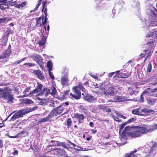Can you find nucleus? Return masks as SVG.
I'll return each instance as SVG.
<instances>
[{
	"mask_svg": "<svg viewBox=\"0 0 157 157\" xmlns=\"http://www.w3.org/2000/svg\"><path fill=\"white\" fill-rule=\"evenodd\" d=\"M157 128V124L152 125H144L141 126H126L122 134L124 136H129L133 137L139 136L142 134L150 133Z\"/></svg>",
	"mask_w": 157,
	"mask_h": 157,
	"instance_id": "nucleus-1",
	"label": "nucleus"
},
{
	"mask_svg": "<svg viewBox=\"0 0 157 157\" xmlns=\"http://www.w3.org/2000/svg\"><path fill=\"white\" fill-rule=\"evenodd\" d=\"M37 108L34 106L29 109H26L19 110L15 113L11 118L10 121H13L17 118L22 117L24 115L35 110Z\"/></svg>",
	"mask_w": 157,
	"mask_h": 157,
	"instance_id": "nucleus-2",
	"label": "nucleus"
},
{
	"mask_svg": "<svg viewBox=\"0 0 157 157\" xmlns=\"http://www.w3.org/2000/svg\"><path fill=\"white\" fill-rule=\"evenodd\" d=\"M8 88H4V91L3 93H0V97L4 100H6L8 102H11L13 100V95L10 94Z\"/></svg>",
	"mask_w": 157,
	"mask_h": 157,
	"instance_id": "nucleus-3",
	"label": "nucleus"
},
{
	"mask_svg": "<svg viewBox=\"0 0 157 157\" xmlns=\"http://www.w3.org/2000/svg\"><path fill=\"white\" fill-rule=\"evenodd\" d=\"M96 88H98L99 90H98L99 92L101 94L104 93L106 94L107 95H109L110 96H113L114 94L113 89L112 87H109V89L106 90V91L105 90V88H103V84H101L99 86H98V84L96 83Z\"/></svg>",
	"mask_w": 157,
	"mask_h": 157,
	"instance_id": "nucleus-4",
	"label": "nucleus"
},
{
	"mask_svg": "<svg viewBox=\"0 0 157 157\" xmlns=\"http://www.w3.org/2000/svg\"><path fill=\"white\" fill-rule=\"evenodd\" d=\"M66 106L64 104H62L61 105L57 107L56 109H53L51 113L53 115V117L54 116H57L61 113L66 109Z\"/></svg>",
	"mask_w": 157,
	"mask_h": 157,
	"instance_id": "nucleus-5",
	"label": "nucleus"
},
{
	"mask_svg": "<svg viewBox=\"0 0 157 157\" xmlns=\"http://www.w3.org/2000/svg\"><path fill=\"white\" fill-rule=\"evenodd\" d=\"M29 57L30 58H33L36 63L38 64L40 68H43L42 59L40 55L36 54L29 56Z\"/></svg>",
	"mask_w": 157,
	"mask_h": 157,
	"instance_id": "nucleus-6",
	"label": "nucleus"
},
{
	"mask_svg": "<svg viewBox=\"0 0 157 157\" xmlns=\"http://www.w3.org/2000/svg\"><path fill=\"white\" fill-rule=\"evenodd\" d=\"M73 91L75 94L70 93V95L75 99H80L81 97V93L79 89L76 87V86L73 87Z\"/></svg>",
	"mask_w": 157,
	"mask_h": 157,
	"instance_id": "nucleus-7",
	"label": "nucleus"
},
{
	"mask_svg": "<svg viewBox=\"0 0 157 157\" xmlns=\"http://www.w3.org/2000/svg\"><path fill=\"white\" fill-rule=\"evenodd\" d=\"M43 91L44 92L41 93V94H43L45 93V96L46 97L48 96L49 94H50L52 95H54L56 92V89L54 87H52L51 89H49L48 88H45L44 89Z\"/></svg>",
	"mask_w": 157,
	"mask_h": 157,
	"instance_id": "nucleus-8",
	"label": "nucleus"
},
{
	"mask_svg": "<svg viewBox=\"0 0 157 157\" xmlns=\"http://www.w3.org/2000/svg\"><path fill=\"white\" fill-rule=\"evenodd\" d=\"M60 81L62 85L63 86L69 85L68 73H66L61 77Z\"/></svg>",
	"mask_w": 157,
	"mask_h": 157,
	"instance_id": "nucleus-9",
	"label": "nucleus"
},
{
	"mask_svg": "<svg viewBox=\"0 0 157 157\" xmlns=\"http://www.w3.org/2000/svg\"><path fill=\"white\" fill-rule=\"evenodd\" d=\"M157 11V10L153 7L151 9H149L147 10V12L148 14L152 17H155L156 15L155 12Z\"/></svg>",
	"mask_w": 157,
	"mask_h": 157,
	"instance_id": "nucleus-10",
	"label": "nucleus"
},
{
	"mask_svg": "<svg viewBox=\"0 0 157 157\" xmlns=\"http://www.w3.org/2000/svg\"><path fill=\"white\" fill-rule=\"evenodd\" d=\"M84 99L90 102H93L95 101L96 100V98H94L93 96H91L90 95H87L86 96L84 97Z\"/></svg>",
	"mask_w": 157,
	"mask_h": 157,
	"instance_id": "nucleus-11",
	"label": "nucleus"
},
{
	"mask_svg": "<svg viewBox=\"0 0 157 157\" xmlns=\"http://www.w3.org/2000/svg\"><path fill=\"white\" fill-rule=\"evenodd\" d=\"M127 123V122H124L122 123L121 124H120L119 126V133L120 135V138L122 139H123L124 138L125 136H124L122 134V132H123L124 130L122 132H121L122 131V129L124 128L125 125Z\"/></svg>",
	"mask_w": 157,
	"mask_h": 157,
	"instance_id": "nucleus-12",
	"label": "nucleus"
},
{
	"mask_svg": "<svg viewBox=\"0 0 157 157\" xmlns=\"http://www.w3.org/2000/svg\"><path fill=\"white\" fill-rule=\"evenodd\" d=\"M11 53V51L10 49H7L5 52L0 56V59L6 58L9 56Z\"/></svg>",
	"mask_w": 157,
	"mask_h": 157,
	"instance_id": "nucleus-13",
	"label": "nucleus"
},
{
	"mask_svg": "<svg viewBox=\"0 0 157 157\" xmlns=\"http://www.w3.org/2000/svg\"><path fill=\"white\" fill-rule=\"evenodd\" d=\"M74 116L78 119L79 123H82L83 122L84 116L83 114L77 113L74 114Z\"/></svg>",
	"mask_w": 157,
	"mask_h": 157,
	"instance_id": "nucleus-14",
	"label": "nucleus"
},
{
	"mask_svg": "<svg viewBox=\"0 0 157 157\" xmlns=\"http://www.w3.org/2000/svg\"><path fill=\"white\" fill-rule=\"evenodd\" d=\"M53 117V115L50 112V113L46 117L42 118L39 119V122L40 123L45 122L47 121H48L49 120L52 118Z\"/></svg>",
	"mask_w": 157,
	"mask_h": 157,
	"instance_id": "nucleus-15",
	"label": "nucleus"
},
{
	"mask_svg": "<svg viewBox=\"0 0 157 157\" xmlns=\"http://www.w3.org/2000/svg\"><path fill=\"white\" fill-rule=\"evenodd\" d=\"M140 113H149L153 112V110L148 109L147 108L144 107L142 109L139 108Z\"/></svg>",
	"mask_w": 157,
	"mask_h": 157,
	"instance_id": "nucleus-16",
	"label": "nucleus"
},
{
	"mask_svg": "<svg viewBox=\"0 0 157 157\" xmlns=\"http://www.w3.org/2000/svg\"><path fill=\"white\" fill-rule=\"evenodd\" d=\"M34 73L39 78L41 79H44V77L43 76L41 71L40 70H35L34 71Z\"/></svg>",
	"mask_w": 157,
	"mask_h": 157,
	"instance_id": "nucleus-17",
	"label": "nucleus"
},
{
	"mask_svg": "<svg viewBox=\"0 0 157 157\" xmlns=\"http://www.w3.org/2000/svg\"><path fill=\"white\" fill-rule=\"evenodd\" d=\"M147 103L150 105H154L156 99L151 97H148L147 98Z\"/></svg>",
	"mask_w": 157,
	"mask_h": 157,
	"instance_id": "nucleus-18",
	"label": "nucleus"
},
{
	"mask_svg": "<svg viewBox=\"0 0 157 157\" xmlns=\"http://www.w3.org/2000/svg\"><path fill=\"white\" fill-rule=\"evenodd\" d=\"M153 36L155 38L157 37V29H153L151 33L146 35V37Z\"/></svg>",
	"mask_w": 157,
	"mask_h": 157,
	"instance_id": "nucleus-19",
	"label": "nucleus"
},
{
	"mask_svg": "<svg viewBox=\"0 0 157 157\" xmlns=\"http://www.w3.org/2000/svg\"><path fill=\"white\" fill-rule=\"evenodd\" d=\"M126 98L123 96H119L116 97L117 101L119 102H122L128 100L126 99Z\"/></svg>",
	"mask_w": 157,
	"mask_h": 157,
	"instance_id": "nucleus-20",
	"label": "nucleus"
},
{
	"mask_svg": "<svg viewBox=\"0 0 157 157\" xmlns=\"http://www.w3.org/2000/svg\"><path fill=\"white\" fill-rule=\"evenodd\" d=\"M148 80L149 82H152L151 83V85H155L157 84V78L155 76L151 77Z\"/></svg>",
	"mask_w": 157,
	"mask_h": 157,
	"instance_id": "nucleus-21",
	"label": "nucleus"
},
{
	"mask_svg": "<svg viewBox=\"0 0 157 157\" xmlns=\"http://www.w3.org/2000/svg\"><path fill=\"white\" fill-rule=\"evenodd\" d=\"M132 113L134 115H137L139 116H143L144 114L140 113V109L137 108L132 110Z\"/></svg>",
	"mask_w": 157,
	"mask_h": 157,
	"instance_id": "nucleus-22",
	"label": "nucleus"
},
{
	"mask_svg": "<svg viewBox=\"0 0 157 157\" xmlns=\"http://www.w3.org/2000/svg\"><path fill=\"white\" fill-rule=\"evenodd\" d=\"M151 51L147 53L141 54L140 55V56L142 57H144L145 58V61L148 58L149 56H151Z\"/></svg>",
	"mask_w": 157,
	"mask_h": 157,
	"instance_id": "nucleus-23",
	"label": "nucleus"
},
{
	"mask_svg": "<svg viewBox=\"0 0 157 157\" xmlns=\"http://www.w3.org/2000/svg\"><path fill=\"white\" fill-rule=\"evenodd\" d=\"M130 75L129 74H127L126 73H124L123 72H122L120 73V74L118 75V76H117V75H116V77H118L119 78L121 77L122 78H128L129 76Z\"/></svg>",
	"mask_w": 157,
	"mask_h": 157,
	"instance_id": "nucleus-24",
	"label": "nucleus"
},
{
	"mask_svg": "<svg viewBox=\"0 0 157 157\" xmlns=\"http://www.w3.org/2000/svg\"><path fill=\"white\" fill-rule=\"evenodd\" d=\"M137 150H136L134 151H132L130 153H127L125 155V157H136L135 155L134 154V153L136 152Z\"/></svg>",
	"mask_w": 157,
	"mask_h": 157,
	"instance_id": "nucleus-25",
	"label": "nucleus"
},
{
	"mask_svg": "<svg viewBox=\"0 0 157 157\" xmlns=\"http://www.w3.org/2000/svg\"><path fill=\"white\" fill-rule=\"evenodd\" d=\"M42 85L41 84H38L37 88L35 89L37 92H40V95H42L41 94V93H43L44 91H41L42 88Z\"/></svg>",
	"mask_w": 157,
	"mask_h": 157,
	"instance_id": "nucleus-26",
	"label": "nucleus"
},
{
	"mask_svg": "<svg viewBox=\"0 0 157 157\" xmlns=\"http://www.w3.org/2000/svg\"><path fill=\"white\" fill-rule=\"evenodd\" d=\"M150 88H148L147 89L145 90L143 93L140 96V102H143L144 101V98L143 96V95L145 94L147 92L146 90H149Z\"/></svg>",
	"mask_w": 157,
	"mask_h": 157,
	"instance_id": "nucleus-27",
	"label": "nucleus"
},
{
	"mask_svg": "<svg viewBox=\"0 0 157 157\" xmlns=\"http://www.w3.org/2000/svg\"><path fill=\"white\" fill-rule=\"evenodd\" d=\"M146 24L147 26V25H148V26H154L157 25V22L156 21H153V22L151 21V22H150V24H149L147 22H146Z\"/></svg>",
	"mask_w": 157,
	"mask_h": 157,
	"instance_id": "nucleus-28",
	"label": "nucleus"
},
{
	"mask_svg": "<svg viewBox=\"0 0 157 157\" xmlns=\"http://www.w3.org/2000/svg\"><path fill=\"white\" fill-rule=\"evenodd\" d=\"M30 90V87H27V88H26L23 92V93L24 94H25L23 95L22 96H20V97H27L28 96V95L26 94L27 93H28L29 92V90Z\"/></svg>",
	"mask_w": 157,
	"mask_h": 157,
	"instance_id": "nucleus-29",
	"label": "nucleus"
},
{
	"mask_svg": "<svg viewBox=\"0 0 157 157\" xmlns=\"http://www.w3.org/2000/svg\"><path fill=\"white\" fill-rule=\"evenodd\" d=\"M47 66L50 71L52 70V63L51 61H49L47 62Z\"/></svg>",
	"mask_w": 157,
	"mask_h": 157,
	"instance_id": "nucleus-30",
	"label": "nucleus"
},
{
	"mask_svg": "<svg viewBox=\"0 0 157 157\" xmlns=\"http://www.w3.org/2000/svg\"><path fill=\"white\" fill-rule=\"evenodd\" d=\"M42 0H40L39 1L38 3H37V4L36 5L35 8L33 10H32L30 11V13L31 15V13H32L33 12H34L36 10H37V9L39 8V6L41 4L40 2Z\"/></svg>",
	"mask_w": 157,
	"mask_h": 157,
	"instance_id": "nucleus-31",
	"label": "nucleus"
},
{
	"mask_svg": "<svg viewBox=\"0 0 157 157\" xmlns=\"http://www.w3.org/2000/svg\"><path fill=\"white\" fill-rule=\"evenodd\" d=\"M97 108L99 109L100 110H101L105 112L106 107L102 105H99L97 106Z\"/></svg>",
	"mask_w": 157,
	"mask_h": 157,
	"instance_id": "nucleus-32",
	"label": "nucleus"
},
{
	"mask_svg": "<svg viewBox=\"0 0 157 157\" xmlns=\"http://www.w3.org/2000/svg\"><path fill=\"white\" fill-rule=\"evenodd\" d=\"M7 3L0 4V8L2 10H4L5 9L7 8Z\"/></svg>",
	"mask_w": 157,
	"mask_h": 157,
	"instance_id": "nucleus-33",
	"label": "nucleus"
},
{
	"mask_svg": "<svg viewBox=\"0 0 157 157\" xmlns=\"http://www.w3.org/2000/svg\"><path fill=\"white\" fill-rule=\"evenodd\" d=\"M58 152L60 155H63L65 154V151L63 149H58Z\"/></svg>",
	"mask_w": 157,
	"mask_h": 157,
	"instance_id": "nucleus-34",
	"label": "nucleus"
},
{
	"mask_svg": "<svg viewBox=\"0 0 157 157\" xmlns=\"http://www.w3.org/2000/svg\"><path fill=\"white\" fill-rule=\"evenodd\" d=\"M114 114H115L118 117H121L124 119H125L126 118V117L125 116H124L121 114L118 113V112L115 111Z\"/></svg>",
	"mask_w": 157,
	"mask_h": 157,
	"instance_id": "nucleus-35",
	"label": "nucleus"
},
{
	"mask_svg": "<svg viewBox=\"0 0 157 157\" xmlns=\"http://www.w3.org/2000/svg\"><path fill=\"white\" fill-rule=\"evenodd\" d=\"M46 31V27L45 26H44L41 29V33H42L43 36L46 35L47 34L48 32L44 33L45 31Z\"/></svg>",
	"mask_w": 157,
	"mask_h": 157,
	"instance_id": "nucleus-36",
	"label": "nucleus"
},
{
	"mask_svg": "<svg viewBox=\"0 0 157 157\" xmlns=\"http://www.w3.org/2000/svg\"><path fill=\"white\" fill-rule=\"evenodd\" d=\"M24 102L25 104H31L33 103V101L31 99H26L24 101Z\"/></svg>",
	"mask_w": 157,
	"mask_h": 157,
	"instance_id": "nucleus-37",
	"label": "nucleus"
},
{
	"mask_svg": "<svg viewBox=\"0 0 157 157\" xmlns=\"http://www.w3.org/2000/svg\"><path fill=\"white\" fill-rule=\"evenodd\" d=\"M152 65L151 62H149L147 66V71L148 72H150L151 70Z\"/></svg>",
	"mask_w": 157,
	"mask_h": 157,
	"instance_id": "nucleus-38",
	"label": "nucleus"
},
{
	"mask_svg": "<svg viewBox=\"0 0 157 157\" xmlns=\"http://www.w3.org/2000/svg\"><path fill=\"white\" fill-rule=\"evenodd\" d=\"M45 40L44 38H43L39 42V44L40 46H43L45 44Z\"/></svg>",
	"mask_w": 157,
	"mask_h": 157,
	"instance_id": "nucleus-39",
	"label": "nucleus"
},
{
	"mask_svg": "<svg viewBox=\"0 0 157 157\" xmlns=\"http://www.w3.org/2000/svg\"><path fill=\"white\" fill-rule=\"evenodd\" d=\"M26 59V58H23L21 59L20 60H19L15 62L14 63V64H16V65L20 63L21 62L23 61H24Z\"/></svg>",
	"mask_w": 157,
	"mask_h": 157,
	"instance_id": "nucleus-40",
	"label": "nucleus"
},
{
	"mask_svg": "<svg viewBox=\"0 0 157 157\" xmlns=\"http://www.w3.org/2000/svg\"><path fill=\"white\" fill-rule=\"evenodd\" d=\"M76 87L79 90H80L82 91H84L85 88L82 86L81 84H79L78 85L76 86Z\"/></svg>",
	"mask_w": 157,
	"mask_h": 157,
	"instance_id": "nucleus-41",
	"label": "nucleus"
},
{
	"mask_svg": "<svg viewBox=\"0 0 157 157\" xmlns=\"http://www.w3.org/2000/svg\"><path fill=\"white\" fill-rule=\"evenodd\" d=\"M76 87L79 90H80L82 91H84L85 88L82 86L81 84H79L78 85L76 86Z\"/></svg>",
	"mask_w": 157,
	"mask_h": 157,
	"instance_id": "nucleus-42",
	"label": "nucleus"
},
{
	"mask_svg": "<svg viewBox=\"0 0 157 157\" xmlns=\"http://www.w3.org/2000/svg\"><path fill=\"white\" fill-rule=\"evenodd\" d=\"M26 2H23L21 3L18 4L17 5V6L19 8L22 7L26 5Z\"/></svg>",
	"mask_w": 157,
	"mask_h": 157,
	"instance_id": "nucleus-43",
	"label": "nucleus"
},
{
	"mask_svg": "<svg viewBox=\"0 0 157 157\" xmlns=\"http://www.w3.org/2000/svg\"><path fill=\"white\" fill-rule=\"evenodd\" d=\"M67 125L68 126V128L70 126L71 124L72 121L70 118H69L67 121Z\"/></svg>",
	"mask_w": 157,
	"mask_h": 157,
	"instance_id": "nucleus-44",
	"label": "nucleus"
},
{
	"mask_svg": "<svg viewBox=\"0 0 157 157\" xmlns=\"http://www.w3.org/2000/svg\"><path fill=\"white\" fill-rule=\"evenodd\" d=\"M124 4V2L122 0H118L117 2V4L122 6Z\"/></svg>",
	"mask_w": 157,
	"mask_h": 157,
	"instance_id": "nucleus-45",
	"label": "nucleus"
},
{
	"mask_svg": "<svg viewBox=\"0 0 157 157\" xmlns=\"http://www.w3.org/2000/svg\"><path fill=\"white\" fill-rule=\"evenodd\" d=\"M24 65H27L29 67H33L35 66V64L34 63H25Z\"/></svg>",
	"mask_w": 157,
	"mask_h": 157,
	"instance_id": "nucleus-46",
	"label": "nucleus"
},
{
	"mask_svg": "<svg viewBox=\"0 0 157 157\" xmlns=\"http://www.w3.org/2000/svg\"><path fill=\"white\" fill-rule=\"evenodd\" d=\"M38 92L36 90V89L32 91H30L29 94V95L33 96V94H35Z\"/></svg>",
	"mask_w": 157,
	"mask_h": 157,
	"instance_id": "nucleus-47",
	"label": "nucleus"
},
{
	"mask_svg": "<svg viewBox=\"0 0 157 157\" xmlns=\"http://www.w3.org/2000/svg\"><path fill=\"white\" fill-rule=\"evenodd\" d=\"M97 108V106L95 107L93 109L92 112L96 113L100 112V110L99 109Z\"/></svg>",
	"mask_w": 157,
	"mask_h": 157,
	"instance_id": "nucleus-48",
	"label": "nucleus"
},
{
	"mask_svg": "<svg viewBox=\"0 0 157 157\" xmlns=\"http://www.w3.org/2000/svg\"><path fill=\"white\" fill-rule=\"evenodd\" d=\"M49 75L51 78L52 79H54V77L53 75L50 71H49Z\"/></svg>",
	"mask_w": 157,
	"mask_h": 157,
	"instance_id": "nucleus-49",
	"label": "nucleus"
},
{
	"mask_svg": "<svg viewBox=\"0 0 157 157\" xmlns=\"http://www.w3.org/2000/svg\"><path fill=\"white\" fill-rule=\"evenodd\" d=\"M128 91L131 94H134L135 91L131 88H129L128 89Z\"/></svg>",
	"mask_w": 157,
	"mask_h": 157,
	"instance_id": "nucleus-50",
	"label": "nucleus"
},
{
	"mask_svg": "<svg viewBox=\"0 0 157 157\" xmlns=\"http://www.w3.org/2000/svg\"><path fill=\"white\" fill-rule=\"evenodd\" d=\"M112 117L114 119L115 121H116L120 122L121 121L120 120H119V119L117 118L116 117H115L114 115L113 114L112 115Z\"/></svg>",
	"mask_w": 157,
	"mask_h": 157,
	"instance_id": "nucleus-51",
	"label": "nucleus"
},
{
	"mask_svg": "<svg viewBox=\"0 0 157 157\" xmlns=\"http://www.w3.org/2000/svg\"><path fill=\"white\" fill-rule=\"evenodd\" d=\"M47 10L46 7L45 8V6H43V8L42 9V11L44 12L45 13V14L46 15H47V12L46 10Z\"/></svg>",
	"mask_w": 157,
	"mask_h": 157,
	"instance_id": "nucleus-52",
	"label": "nucleus"
},
{
	"mask_svg": "<svg viewBox=\"0 0 157 157\" xmlns=\"http://www.w3.org/2000/svg\"><path fill=\"white\" fill-rule=\"evenodd\" d=\"M57 145H62L63 146V147H64L66 148H67V146H66L65 144H64V143H60V144L59 143H57Z\"/></svg>",
	"mask_w": 157,
	"mask_h": 157,
	"instance_id": "nucleus-53",
	"label": "nucleus"
},
{
	"mask_svg": "<svg viewBox=\"0 0 157 157\" xmlns=\"http://www.w3.org/2000/svg\"><path fill=\"white\" fill-rule=\"evenodd\" d=\"M7 0H0V4L3 3H6L8 2Z\"/></svg>",
	"mask_w": 157,
	"mask_h": 157,
	"instance_id": "nucleus-54",
	"label": "nucleus"
},
{
	"mask_svg": "<svg viewBox=\"0 0 157 157\" xmlns=\"http://www.w3.org/2000/svg\"><path fill=\"white\" fill-rule=\"evenodd\" d=\"M136 120V119L135 118H131L128 120L127 121V123H130Z\"/></svg>",
	"mask_w": 157,
	"mask_h": 157,
	"instance_id": "nucleus-55",
	"label": "nucleus"
},
{
	"mask_svg": "<svg viewBox=\"0 0 157 157\" xmlns=\"http://www.w3.org/2000/svg\"><path fill=\"white\" fill-rule=\"evenodd\" d=\"M90 76H91L92 78H94V79H98V78L95 75H92L90 74Z\"/></svg>",
	"mask_w": 157,
	"mask_h": 157,
	"instance_id": "nucleus-56",
	"label": "nucleus"
},
{
	"mask_svg": "<svg viewBox=\"0 0 157 157\" xmlns=\"http://www.w3.org/2000/svg\"><path fill=\"white\" fill-rule=\"evenodd\" d=\"M115 74V72H114L110 73L109 74L108 76L110 77H112L113 75Z\"/></svg>",
	"mask_w": 157,
	"mask_h": 157,
	"instance_id": "nucleus-57",
	"label": "nucleus"
},
{
	"mask_svg": "<svg viewBox=\"0 0 157 157\" xmlns=\"http://www.w3.org/2000/svg\"><path fill=\"white\" fill-rule=\"evenodd\" d=\"M132 60H129L127 63H126V64L127 65H129V63H130L131 64V66L132 67L133 65L132 64Z\"/></svg>",
	"mask_w": 157,
	"mask_h": 157,
	"instance_id": "nucleus-58",
	"label": "nucleus"
},
{
	"mask_svg": "<svg viewBox=\"0 0 157 157\" xmlns=\"http://www.w3.org/2000/svg\"><path fill=\"white\" fill-rule=\"evenodd\" d=\"M41 19V18L40 17V18H38V20H37V25L38 26H41V24H39L38 23V21Z\"/></svg>",
	"mask_w": 157,
	"mask_h": 157,
	"instance_id": "nucleus-59",
	"label": "nucleus"
},
{
	"mask_svg": "<svg viewBox=\"0 0 157 157\" xmlns=\"http://www.w3.org/2000/svg\"><path fill=\"white\" fill-rule=\"evenodd\" d=\"M6 20V18H0V23L2 22H4Z\"/></svg>",
	"mask_w": 157,
	"mask_h": 157,
	"instance_id": "nucleus-60",
	"label": "nucleus"
},
{
	"mask_svg": "<svg viewBox=\"0 0 157 157\" xmlns=\"http://www.w3.org/2000/svg\"><path fill=\"white\" fill-rule=\"evenodd\" d=\"M111 111V110L110 108H108L107 107H106L105 112H110Z\"/></svg>",
	"mask_w": 157,
	"mask_h": 157,
	"instance_id": "nucleus-61",
	"label": "nucleus"
},
{
	"mask_svg": "<svg viewBox=\"0 0 157 157\" xmlns=\"http://www.w3.org/2000/svg\"><path fill=\"white\" fill-rule=\"evenodd\" d=\"M91 133L93 134H95L97 132V130H94V129H92L91 130Z\"/></svg>",
	"mask_w": 157,
	"mask_h": 157,
	"instance_id": "nucleus-62",
	"label": "nucleus"
},
{
	"mask_svg": "<svg viewBox=\"0 0 157 157\" xmlns=\"http://www.w3.org/2000/svg\"><path fill=\"white\" fill-rule=\"evenodd\" d=\"M18 154V151L17 150H14L13 152V154L14 155H16Z\"/></svg>",
	"mask_w": 157,
	"mask_h": 157,
	"instance_id": "nucleus-63",
	"label": "nucleus"
},
{
	"mask_svg": "<svg viewBox=\"0 0 157 157\" xmlns=\"http://www.w3.org/2000/svg\"><path fill=\"white\" fill-rule=\"evenodd\" d=\"M51 104L50 105H51V106H52L53 107H54L55 106V103L54 101L51 102Z\"/></svg>",
	"mask_w": 157,
	"mask_h": 157,
	"instance_id": "nucleus-64",
	"label": "nucleus"
}]
</instances>
